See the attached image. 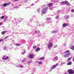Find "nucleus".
Segmentation results:
<instances>
[{"label": "nucleus", "instance_id": "nucleus-31", "mask_svg": "<svg viewBox=\"0 0 74 74\" xmlns=\"http://www.w3.org/2000/svg\"><path fill=\"white\" fill-rule=\"evenodd\" d=\"M4 18V16H2L1 17V19H3Z\"/></svg>", "mask_w": 74, "mask_h": 74}, {"label": "nucleus", "instance_id": "nucleus-33", "mask_svg": "<svg viewBox=\"0 0 74 74\" xmlns=\"http://www.w3.org/2000/svg\"><path fill=\"white\" fill-rule=\"evenodd\" d=\"M59 18V17L58 16H56V19H58V18Z\"/></svg>", "mask_w": 74, "mask_h": 74}, {"label": "nucleus", "instance_id": "nucleus-9", "mask_svg": "<svg viewBox=\"0 0 74 74\" xmlns=\"http://www.w3.org/2000/svg\"><path fill=\"white\" fill-rule=\"evenodd\" d=\"M33 54H30L29 56V58H30L31 59H33Z\"/></svg>", "mask_w": 74, "mask_h": 74}, {"label": "nucleus", "instance_id": "nucleus-19", "mask_svg": "<svg viewBox=\"0 0 74 74\" xmlns=\"http://www.w3.org/2000/svg\"><path fill=\"white\" fill-rule=\"evenodd\" d=\"M54 59L56 60H58V57L57 56L56 57L54 58Z\"/></svg>", "mask_w": 74, "mask_h": 74}, {"label": "nucleus", "instance_id": "nucleus-18", "mask_svg": "<svg viewBox=\"0 0 74 74\" xmlns=\"http://www.w3.org/2000/svg\"><path fill=\"white\" fill-rule=\"evenodd\" d=\"M40 48L38 47L36 49V51L38 52V51H40Z\"/></svg>", "mask_w": 74, "mask_h": 74}, {"label": "nucleus", "instance_id": "nucleus-48", "mask_svg": "<svg viewBox=\"0 0 74 74\" xmlns=\"http://www.w3.org/2000/svg\"><path fill=\"white\" fill-rule=\"evenodd\" d=\"M35 3H37V1H36L35 2Z\"/></svg>", "mask_w": 74, "mask_h": 74}, {"label": "nucleus", "instance_id": "nucleus-30", "mask_svg": "<svg viewBox=\"0 0 74 74\" xmlns=\"http://www.w3.org/2000/svg\"><path fill=\"white\" fill-rule=\"evenodd\" d=\"M8 37H9V36H7L6 37H5V38H4V40H5V39H6V38H8Z\"/></svg>", "mask_w": 74, "mask_h": 74}, {"label": "nucleus", "instance_id": "nucleus-13", "mask_svg": "<svg viewBox=\"0 0 74 74\" xmlns=\"http://www.w3.org/2000/svg\"><path fill=\"white\" fill-rule=\"evenodd\" d=\"M7 31H3L2 32H1V33L2 35H3V34H4L6 33H7Z\"/></svg>", "mask_w": 74, "mask_h": 74}, {"label": "nucleus", "instance_id": "nucleus-22", "mask_svg": "<svg viewBox=\"0 0 74 74\" xmlns=\"http://www.w3.org/2000/svg\"><path fill=\"white\" fill-rule=\"evenodd\" d=\"M51 20V18L47 17L46 18V20L47 21H50Z\"/></svg>", "mask_w": 74, "mask_h": 74}, {"label": "nucleus", "instance_id": "nucleus-37", "mask_svg": "<svg viewBox=\"0 0 74 74\" xmlns=\"http://www.w3.org/2000/svg\"><path fill=\"white\" fill-rule=\"evenodd\" d=\"M72 12H74V9H72L71 10Z\"/></svg>", "mask_w": 74, "mask_h": 74}, {"label": "nucleus", "instance_id": "nucleus-7", "mask_svg": "<svg viewBox=\"0 0 74 74\" xmlns=\"http://www.w3.org/2000/svg\"><path fill=\"white\" fill-rule=\"evenodd\" d=\"M8 58H9V57L8 56H3V58H2V59L3 60H8Z\"/></svg>", "mask_w": 74, "mask_h": 74}, {"label": "nucleus", "instance_id": "nucleus-35", "mask_svg": "<svg viewBox=\"0 0 74 74\" xmlns=\"http://www.w3.org/2000/svg\"><path fill=\"white\" fill-rule=\"evenodd\" d=\"M20 65V67L21 68H23V65Z\"/></svg>", "mask_w": 74, "mask_h": 74}, {"label": "nucleus", "instance_id": "nucleus-6", "mask_svg": "<svg viewBox=\"0 0 74 74\" xmlns=\"http://www.w3.org/2000/svg\"><path fill=\"white\" fill-rule=\"evenodd\" d=\"M68 72L70 74H73L74 73V71L72 69H69L68 70Z\"/></svg>", "mask_w": 74, "mask_h": 74}, {"label": "nucleus", "instance_id": "nucleus-10", "mask_svg": "<svg viewBox=\"0 0 74 74\" xmlns=\"http://www.w3.org/2000/svg\"><path fill=\"white\" fill-rule=\"evenodd\" d=\"M68 25L69 24H68V23H64L63 24L62 26L63 27H66V26H68Z\"/></svg>", "mask_w": 74, "mask_h": 74}, {"label": "nucleus", "instance_id": "nucleus-41", "mask_svg": "<svg viewBox=\"0 0 74 74\" xmlns=\"http://www.w3.org/2000/svg\"><path fill=\"white\" fill-rule=\"evenodd\" d=\"M31 6H34V4L32 3L31 5Z\"/></svg>", "mask_w": 74, "mask_h": 74}, {"label": "nucleus", "instance_id": "nucleus-16", "mask_svg": "<svg viewBox=\"0 0 74 74\" xmlns=\"http://www.w3.org/2000/svg\"><path fill=\"white\" fill-rule=\"evenodd\" d=\"M53 5L52 3H50L49 4V7H51Z\"/></svg>", "mask_w": 74, "mask_h": 74}, {"label": "nucleus", "instance_id": "nucleus-28", "mask_svg": "<svg viewBox=\"0 0 74 74\" xmlns=\"http://www.w3.org/2000/svg\"><path fill=\"white\" fill-rule=\"evenodd\" d=\"M57 47H58V45H56L53 46V47L54 48H56Z\"/></svg>", "mask_w": 74, "mask_h": 74}, {"label": "nucleus", "instance_id": "nucleus-2", "mask_svg": "<svg viewBox=\"0 0 74 74\" xmlns=\"http://www.w3.org/2000/svg\"><path fill=\"white\" fill-rule=\"evenodd\" d=\"M47 8H45L43 9L42 10V14H45L47 13Z\"/></svg>", "mask_w": 74, "mask_h": 74}, {"label": "nucleus", "instance_id": "nucleus-1", "mask_svg": "<svg viewBox=\"0 0 74 74\" xmlns=\"http://www.w3.org/2000/svg\"><path fill=\"white\" fill-rule=\"evenodd\" d=\"M61 5H63L64 4H66L68 6H70L71 4L69 3L67 1H62L60 3Z\"/></svg>", "mask_w": 74, "mask_h": 74}, {"label": "nucleus", "instance_id": "nucleus-25", "mask_svg": "<svg viewBox=\"0 0 74 74\" xmlns=\"http://www.w3.org/2000/svg\"><path fill=\"white\" fill-rule=\"evenodd\" d=\"M3 6L4 7H6L7 6V3H4L3 5Z\"/></svg>", "mask_w": 74, "mask_h": 74}, {"label": "nucleus", "instance_id": "nucleus-40", "mask_svg": "<svg viewBox=\"0 0 74 74\" xmlns=\"http://www.w3.org/2000/svg\"><path fill=\"white\" fill-rule=\"evenodd\" d=\"M10 3H8L6 4V5H10Z\"/></svg>", "mask_w": 74, "mask_h": 74}, {"label": "nucleus", "instance_id": "nucleus-3", "mask_svg": "<svg viewBox=\"0 0 74 74\" xmlns=\"http://www.w3.org/2000/svg\"><path fill=\"white\" fill-rule=\"evenodd\" d=\"M53 46V44L52 42L50 43L48 45V49L49 50L51 49V48Z\"/></svg>", "mask_w": 74, "mask_h": 74}, {"label": "nucleus", "instance_id": "nucleus-24", "mask_svg": "<svg viewBox=\"0 0 74 74\" xmlns=\"http://www.w3.org/2000/svg\"><path fill=\"white\" fill-rule=\"evenodd\" d=\"M71 57H69V58L68 59L67 61H69L70 60H71Z\"/></svg>", "mask_w": 74, "mask_h": 74}, {"label": "nucleus", "instance_id": "nucleus-4", "mask_svg": "<svg viewBox=\"0 0 74 74\" xmlns=\"http://www.w3.org/2000/svg\"><path fill=\"white\" fill-rule=\"evenodd\" d=\"M71 56V53H66L65 55H64L63 56L64 58H68L69 56Z\"/></svg>", "mask_w": 74, "mask_h": 74}, {"label": "nucleus", "instance_id": "nucleus-52", "mask_svg": "<svg viewBox=\"0 0 74 74\" xmlns=\"http://www.w3.org/2000/svg\"><path fill=\"white\" fill-rule=\"evenodd\" d=\"M30 8V7H29Z\"/></svg>", "mask_w": 74, "mask_h": 74}, {"label": "nucleus", "instance_id": "nucleus-47", "mask_svg": "<svg viewBox=\"0 0 74 74\" xmlns=\"http://www.w3.org/2000/svg\"><path fill=\"white\" fill-rule=\"evenodd\" d=\"M73 62H74V57H73Z\"/></svg>", "mask_w": 74, "mask_h": 74}, {"label": "nucleus", "instance_id": "nucleus-23", "mask_svg": "<svg viewBox=\"0 0 74 74\" xmlns=\"http://www.w3.org/2000/svg\"><path fill=\"white\" fill-rule=\"evenodd\" d=\"M70 48L72 50H74V45L70 47Z\"/></svg>", "mask_w": 74, "mask_h": 74}, {"label": "nucleus", "instance_id": "nucleus-42", "mask_svg": "<svg viewBox=\"0 0 74 74\" xmlns=\"http://www.w3.org/2000/svg\"><path fill=\"white\" fill-rule=\"evenodd\" d=\"M66 62H63L62 63V64H65Z\"/></svg>", "mask_w": 74, "mask_h": 74}, {"label": "nucleus", "instance_id": "nucleus-14", "mask_svg": "<svg viewBox=\"0 0 74 74\" xmlns=\"http://www.w3.org/2000/svg\"><path fill=\"white\" fill-rule=\"evenodd\" d=\"M45 58L44 57H42L39 58V60H41L44 59Z\"/></svg>", "mask_w": 74, "mask_h": 74}, {"label": "nucleus", "instance_id": "nucleus-45", "mask_svg": "<svg viewBox=\"0 0 74 74\" xmlns=\"http://www.w3.org/2000/svg\"><path fill=\"white\" fill-rule=\"evenodd\" d=\"M39 26H42V25H41V24H39Z\"/></svg>", "mask_w": 74, "mask_h": 74}, {"label": "nucleus", "instance_id": "nucleus-34", "mask_svg": "<svg viewBox=\"0 0 74 74\" xmlns=\"http://www.w3.org/2000/svg\"><path fill=\"white\" fill-rule=\"evenodd\" d=\"M4 50H6L7 49V47H5L3 48Z\"/></svg>", "mask_w": 74, "mask_h": 74}, {"label": "nucleus", "instance_id": "nucleus-53", "mask_svg": "<svg viewBox=\"0 0 74 74\" xmlns=\"http://www.w3.org/2000/svg\"><path fill=\"white\" fill-rule=\"evenodd\" d=\"M28 8H29V7H28Z\"/></svg>", "mask_w": 74, "mask_h": 74}, {"label": "nucleus", "instance_id": "nucleus-8", "mask_svg": "<svg viewBox=\"0 0 74 74\" xmlns=\"http://www.w3.org/2000/svg\"><path fill=\"white\" fill-rule=\"evenodd\" d=\"M58 30H56L55 31H53L51 32L52 33H58Z\"/></svg>", "mask_w": 74, "mask_h": 74}, {"label": "nucleus", "instance_id": "nucleus-26", "mask_svg": "<svg viewBox=\"0 0 74 74\" xmlns=\"http://www.w3.org/2000/svg\"><path fill=\"white\" fill-rule=\"evenodd\" d=\"M25 53H26V51H24L23 52L21 53V54L22 55H24Z\"/></svg>", "mask_w": 74, "mask_h": 74}, {"label": "nucleus", "instance_id": "nucleus-29", "mask_svg": "<svg viewBox=\"0 0 74 74\" xmlns=\"http://www.w3.org/2000/svg\"><path fill=\"white\" fill-rule=\"evenodd\" d=\"M36 48H37L36 46H33V48H34V49H36Z\"/></svg>", "mask_w": 74, "mask_h": 74}, {"label": "nucleus", "instance_id": "nucleus-17", "mask_svg": "<svg viewBox=\"0 0 74 74\" xmlns=\"http://www.w3.org/2000/svg\"><path fill=\"white\" fill-rule=\"evenodd\" d=\"M34 32H35V33H38L40 32V31L38 30H36V31H35Z\"/></svg>", "mask_w": 74, "mask_h": 74}, {"label": "nucleus", "instance_id": "nucleus-50", "mask_svg": "<svg viewBox=\"0 0 74 74\" xmlns=\"http://www.w3.org/2000/svg\"><path fill=\"white\" fill-rule=\"evenodd\" d=\"M12 45V44H11V45Z\"/></svg>", "mask_w": 74, "mask_h": 74}, {"label": "nucleus", "instance_id": "nucleus-44", "mask_svg": "<svg viewBox=\"0 0 74 74\" xmlns=\"http://www.w3.org/2000/svg\"><path fill=\"white\" fill-rule=\"evenodd\" d=\"M66 43H64L63 44L64 46L65 47L66 46Z\"/></svg>", "mask_w": 74, "mask_h": 74}, {"label": "nucleus", "instance_id": "nucleus-27", "mask_svg": "<svg viewBox=\"0 0 74 74\" xmlns=\"http://www.w3.org/2000/svg\"><path fill=\"white\" fill-rule=\"evenodd\" d=\"M16 45V46H17L18 47H19V46H20V44H15Z\"/></svg>", "mask_w": 74, "mask_h": 74}, {"label": "nucleus", "instance_id": "nucleus-46", "mask_svg": "<svg viewBox=\"0 0 74 74\" xmlns=\"http://www.w3.org/2000/svg\"><path fill=\"white\" fill-rule=\"evenodd\" d=\"M18 1V0H14V1Z\"/></svg>", "mask_w": 74, "mask_h": 74}, {"label": "nucleus", "instance_id": "nucleus-43", "mask_svg": "<svg viewBox=\"0 0 74 74\" xmlns=\"http://www.w3.org/2000/svg\"><path fill=\"white\" fill-rule=\"evenodd\" d=\"M3 39L0 40V42H1V41H3Z\"/></svg>", "mask_w": 74, "mask_h": 74}, {"label": "nucleus", "instance_id": "nucleus-32", "mask_svg": "<svg viewBox=\"0 0 74 74\" xmlns=\"http://www.w3.org/2000/svg\"><path fill=\"white\" fill-rule=\"evenodd\" d=\"M61 11L60 10H58V11H57V13H58V14H59V13H60V12Z\"/></svg>", "mask_w": 74, "mask_h": 74}, {"label": "nucleus", "instance_id": "nucleus-21", "mask_svg": "<svg viewBox=\"0 0 74 74\" xmlns=\"http://www.w3.org/2000/svg\"><path fill=\"white\" fill-rule=\"evenodd\" d=\"M70 52L69 50H67L64 53H69Z\"/></svg>", "mask_w": 74, "mask_h": 74}, {"label": "nucleus", "instance_id": "nucleus-38", "mask_svg": "<svg viewBox=\"0 0 74 74\" xmlns=\"http://www.w3.org/2000/svg\"><path fill=\"white\" fill-rule=\"evenodd\" d=\"M3 25V23L0 22V25Z\"/></svg>", "mask_w": 74, "mask_h": 74}, {"label": "nucleus", "instance_id": "nucleus-49", "mask_svg": "<svg viewBox=\"0 0 74 74\" xmlns=\"http://www.w3.org/2000/svg\"><path fill=\"white\" fill-rule=\"evenodd\" d=\"M17 67H18V66H17Z\"/></svg>", "mask_w": 74, "mask_h": 74}, {"label": "nucleus", "instance_id": "nucleus-39", "mask_svg": "<svg viewBox=\"0 0 74 74\" xmlns=\"http://www.w3.org/2000/svg\"><path fill=\"white\" fill-rule=\"evenodd\" d=\"M27 63H30V62H32V61H27Z\"/></svg>", "mask_w": 74, "mask_h": 74}, {"label": "nucleus", "instance_id": "nucleus-15", "mask_svg": "<svg viewBox=\"0 0 74 74\" xmlns=\"http://www.w3.org/2000/svg\"><path fill=\"white\" fill-rule=\"evenodd\" d=\"M37 62L39 64H42V61H38Z\"/></svg>", "mask_w": 74, "mask_h": 74}, {"label": "nucleus", "instance_id": "nucleus-51", "mask_svg": "<svg viewBox=\"0 0 74 74\" xmlns=\"http://www.w3.org/2000/svg\"><path fill=\"white\" fill-rule=\"evenodd\" d=\"M51 1H52V0H51Z\"/></svg>", "mask_w": 74, "mask_h": 74}, {"label": "nucleus", "instance_id": "nucleus-11", "mask_svg": "<svg viewBox=\"0 0 74 74\" xmlns=\"http://www.w3.org/2000/svg\"><path fill=\"white\" fill-rule=\"evenodd\" d=\"M69 15H66L64 16V18H65V19H68V18H69Z\"/></svg>", "mask_w": 74, "mask_h": 74}, {"label": "nucleus", "instance_id": "nucleus-12", "mask_svg": "<svg viewBox=\"0 0 74 74\" xmlns=\"http://www.w3.org/2000/svg\"><path fill=\"white\" fill-rule=\"evenodd\" d=\"M26 59H27V58H25L23 60H22V63H24V62H26Z\"/></svg>", "mask_w": 74, "mask_h": 74}, {"label": "nucleus", "instance_id": "nucleus-20", "mask_svg": "<svg viewBox=\"0 0 74 74\" xmlns=\"http://www.w3.org/2000/svg\"><path fill=\"white\" fill-rule=\"evenodd\" d=\"M72 63V62H68L67 64V65H71Z\"/></svg>", "mask_w": 74, "mask_h": 74}, {"label": "nucleus", "instance_id": "nucleus-5", "mask_svg": "<svg viewBox=\"0 0 74 74\" xmlns=\"http://www.w3.org/2000/svg\"><path fill=\"white\" fill-rule=\"evenodd\" d=\"M58 66V63H57L56 64L53 65L52 68H51L50 69V71H52V69H55V68L56 67H57Z\"/></svg>", "mask_w": 74, "mask_h": 74}, {"label": "nucleus", "instance_id": "nucleus-36", "mask_svg": "<svg viewBox=\"0 0 74 74\" xmlns=\"http://www.w3.org/2000/svg\"><path fill=\"white\" fill-rule=\"evenodd\" d=\"M40 10V9H38L37 11H38V13H39V12H39Z\"/></svg>", "mask_w": 74, "mask_h": 74}]
</instances>
